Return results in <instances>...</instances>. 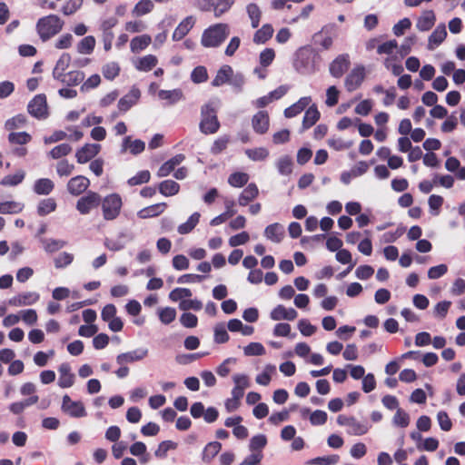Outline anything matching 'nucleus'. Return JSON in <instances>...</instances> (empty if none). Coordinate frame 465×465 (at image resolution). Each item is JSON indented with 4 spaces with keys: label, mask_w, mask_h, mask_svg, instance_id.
<instances>
[{
    "label": "nucleus",
    "mask_w": 465,
    "mask_h": 465,
    "mask_svg": "<svg viewBox=\"0 0 465 465\" xmlns=\"http://www.w3.org/2000/svg\"><path fill=\"white\" fill-rule=\"evenodd\" d=\"M218 105L219 102L217 100H212L202 106L199 128L203 134H213L219 130L220 123L217 118Z\"/></svg>",
    "instance_id": "obj_1"
},
{
    "label": "nucleus",
    "mask_w": 465,
    "mask_h": 465,
    "mask_svg": "<svg viewBox=\"0 0 465 465\" xmlns=\"http://www.w3.org/2000/svg\"><path fill=\"white\" fill-rule=\"evenodd\" d=\"M64 22L55 15H49L40 18L36 23V30L43 41H46L58 34Z\"/></svg>",
    "instance_id": "obj_2"
},
{
    "label": "nucleus",
    "mask_w": 465,
    "mask_h": 465,
    "mask_svg": "<svg viewBox=\"0 0 465 465\" xmlns=\"http://www.w3.org/2000/svg\"><path fill=\"white\" fill-rule=\"evenodd\" d=\"M229 34L230 28L227 24H216L204 30L201 40L202 45L205 47H217Z\"/></svg>",
    "instance_id": "obj_3"
},
{
    "label": "nucleus",
    "mask_w": 465,
    "mask_h": 465,
    "mask_svg": "<svg viewBox=\"0 0 465 465\" xmlns=\"http://www.w3.org/2000/svg\"><path fill=\"white\" fill-rule=\"evenodd\" d=\"M337 423L340 426L347 427V433L354 436L366 434L371 427L367 422L359 421L355 417L347 415H339Z\"/></svg>",
    "instance_id": "obj_4"
},
{
    "label": "nucleus",
    "mask_w": 465,
    "mask_h": 465,
    "mask_svg": "<svg viewBox=\"0 0 465 465\" xmlns=\"http://www.w3.org/2000/svg\"><path fill=\"white\" fill-rule=\"evenodd\" d=\"M122 199L116 193L107 195L102 202L103 215L105 220H114L120 213Z\"/></svg>",
    "instance_id": "obj_5"
},
{
    "label": "nucleus",
    "mask_w": 465,
    "mask_h": 465,
    "mask_svg": "<svg viewBox=\"0 0 465 465\" xmlns=\"http://www.w3.org/2000/svg\"><path fill=\"white\" fill-rule=\"evenodd\" d=\"M62 411L73 418H83L87 415L82 401H74L68 395L63 397Z\"/></svg>",
    "instance_id": "obj_6"
},
{
    "label": "nucleus",
    "mask_w": 465,
    "mask_h": 465,
    "mask_svg": "<svg viewBox=\"0 0 465 465\" xmlns=\"http://www.w3.org/2000/svg\"><path fill=\"white\" fill-rule=\"evenodd\" d=\"M101 203V196L94 192H88L76 203V209L81 214H88L93 209Z\"/></svg>",
    "instance_id": "obj_7"
},
{
    "label": "nucleus",
    "mask_w": 465,
    "mask_h": 465,
    "mask_svg": "<svg viewBox=\"0 0 465 465\" xmlns=\"http://www.w3.org/2000/svg\"><path fill=\"white\" fill-rule=\"evenodd\" d=\"M39 299L40 295L36 292H25L10 298L7 303L13 307H24L35 304Z\"/></svg>",
    "instance_id": "obj_8"
},
{
    "label": "nucleus",
    "mask_w": 465,
    "mask_h": 465,
    "mask_svg": "<svg viewBox=\"0 0 465 465\" xmlns=\"http://www.w3.org/2000/svg\"><path fill=\"white\" fill-rule=\"evenodd\" d=\"M28 113L36 118H44L47 114L46 98L43 94L35 96L27 106Z\"/></svg>",
    "instance_id": "obj_9"
},
{
    "label": "nucleus",
    "mask_w": 465,
    "mask_h": 465,
    "mask_svg": "<svg viewBox=\"0 0 465 465\" xmlns=\"http://www.w3.org/2000/svg\"><path fill=\"white\" fill-rule=\"evenodd\" d=\"M234 387L231 391V395L235 400L241 401L244 395L245 389L250 387V379L246 374L236 373L232 376Z\"/></svg>",
    "instance_id": "obj_10"
},
{
    "label": "nucleus",
    "mask_w": 465,
    "mask_h": 465,
    "mask_svg": "<svg viewBox=\"0 0 465 465\" xmlns=\"http://www.w3.org/2000/svg\"><path fill=\"white\" fill-rule=\"evenodd\" d=\"M365 78L363 66H357L351 70L345 79V86L349 92L356 90Z\"/></svg>",
    "instance_id": "obj_11"
},
{
    "label": "nucleus",
    "mask_w": 465,
    "mask_h": 465,
    "mask_svg": "<svg viewBox=\"0 0 465 465\" xmlns=\"http://www.w3.org/2000/svg\"><path fill=\"white\" fill-rule=\"evenodd\" d=\"M101 150L98 143H86L76 151L75 157L79 163H85L96 156Z\"/></svg>",
    "instance_id": "obj_12"
},
{
    "label": "nucleus",
    "mask_w": 465,
    "mask_h": 465,
    "mask_svg": "<svg viewBox=\"0 0 465 465\" xmlns=\"http://www.w3.org/2000/svg\"><path fill=\"white\" fill-rule=\"evenodd\" d=\"M148 352L149 351L146 348H138L132 351L124 352L117 355L116 362L119 365H124L126 363L142 361L148 355Z\"/></svg>",
    "instance_id": "obj_13"
},
{
    "label": "nucleus",
    "mask_w": 465,
    "mask_h": 465,
    "mask_svg": "<svg viewBox=\"0 0 465 465\" xmlns=\"http://www.w3.org/2000/svg\"><path fill=\"white\" fill-rule=\"evenodd\" d=\"M90 181L83 175H77L69 180L67 183V190L73 195H80L89 187Z\"/></svg>",
    "instance_id": "obj_14"
},
{
    "label": "nucleus",
    "mask_w": 465,
    "mask_h": 465,
    "mask_svg": "<svg viewBox=\"0 0 465 465\" xmlns=\"http://www.w3.org/2000/svg\"><path fill=\"white\" fill-rule=\"evenodd\" d=\"M297 316L298 312L293 308H286L282 304L274 307L270 312V318L275 322L282 320L293 321Z\"/></svg>",
    "instance_id": "obj_15"
},
{
    "label": "nucleus",
    "mask_w": 465,
    "mask_h": 465,
    "mask_svg": "<svg viewBox=\"0 0 465 465\" xmlns=\"http://www.w3.org/2000/svg\"><path fill=\"white\" fill-rule=\"evenodd\" d=\"M349 65V55L341 54L337 56L330 64V73L332 76L339 78L347 71Z\"/></svg>",
    "instance_id": "obj_16"
},
{
    "label": "nucleus",
    "mask_w": 465,
    "mask_h": 465,
    "mask_svg": "<svg viewBox=\"0 0 465 465\" xmlns=\"http://www.w3.org/2000/svg\"><path fill=\"white\" fill-rule=\"evenodd\" d=\"M270 125L269 115L264 111H260L252 118V126L255 133L259 134H265Z\"/></svg>",
    "instance_id": "obj_17"
},
{
    "label": "nucleus",
    "mask_w": 465,
    "mask_h": 465,
    "mask_svg": "<svg viewBox=\"0 0 465 465\" xmlns=\"http://www.w3.org/2000/svg\"><path fill=\"white\" fill-rule=\"evenodd\" d=\"M436 22V16L432 10H424L419 16L416 28L419 31L426 32L433 27Z\"/></svg>",
    "instance_id": "obj_18"
},
{
    "label": "nucleus",
    "mask_w": 465,
    "mask_h": 465,
    "mask_svg": "<svg viewBox=\"0 0 465 465\" xmlns=\"http://www.w3.org/2000/svg\"><path fill=\"white\" fill-rule=\"evenodd\" d=\"M59 379L58 385L61 388H70L74 383V375L71 372V367L68 363H62L58 368Z\"/></svg>",
    "instance_id": "obj_19"
},
{
    "label": "nucleus",
    "mask_w": 465,
    "mask_h": 465,
    "mask_svg": "<svg viewBox=\"0 0 465 465\" xmlns=\"http://www.w3.org/2000/svg\"><path fill=\"white\" fill-rule=\"evenodd\" d=\"M141 96V92L138 88L133 87L130 92L122 97L118 102V108L120 111L126 112L133 105H134Z\"/></svg>",
    "instance_id": "obj_20"
},
{
    "label": "nucleus",
    "mask_w": 465,
    "mask_h": 465,
    "mask_svg": "<svg viewBox=\"0 0 465 465\" xmlns=\"http://www.w3.org/2000/svg\"><path fill=\"white\" fill-rule=\"evenodd\" d=\"M264 235L269 241L279 243L285 235V230L281 223H274L265 228Z\"/></svg>",
    "instance_id": "obj_21"
},
{
    "label": "nucleus",
    "mask_w": 465,
    "mask_h": 465,
    "mask_svg": "<svg viewBox=\"0 0 465 465\" xmlns=\"http://www.w3.org/2000/svg\"><path fill=\"white\" fill-rule=\"evenodd\" d=\"M447 31L444 24L439 25L432 34L429 36L428 40V49L434 50L437 46H439L446 38Z\"/></svg>",
    "instance_id": "obj_22"
},
{
    "label": "nucleus",
    "mask_w": 465,
    "mask_h": 465,
    "mask_svg": "<svg viewBox=\"0 0 465 465\" xmlns=\"http://www.w3.org/2000/svg\"><path fill=\"white\" fill-rule=\"evenodd\" d=\"M184 155L182 153L176 154L158 169L157 176L158 177H165L168 176L173 171H174L175 167L182 163L184 160Z\"/></svg>",
    "instance_id": "obj_23"
},
{
    "label": "nucleus",
    "mask_w": 465,
    "mask_h": 465,
    "mask_svg": "<svg viewBox=\"0 0 465 465\" xmlns=\"http://www.w3.org/2000/svg\"><path fill=\"white\" fill-rule=\"evenodd\" d=\"M194 23L195 19L193 16L190 15L185 17L175 28L173 34V39L174 41H179L183 39L193 28Z\"/></svg>",
    "instance_id": "obj_24"
},
{
    "label": "nucleus",
    "mask_w": 465,
    "mask_h": 465,
    "mask_svg": "<svg viewBox=\"0 0 465 465\" xmlns=\"http://www.w3.org/2000/svg\"><path fill=\"white\" fill-rule=\"evenodd\" d=\"M166 207H167V205L165 203H155V204H153V205H150V206L141 209L137 213V216L140 219H148V218L157 217L165 211Z\"/></svg>",
    "instance_id": "obj_25"
},
{
    "label": "nucleus",
    "mask_w": 465,
    "mask_h": 465,
    "mask_svg": "<svg viewBox=\"0 0 465 465\" xmlns=\"http://www.w3.org/2000/svg\"><path fill=\"white\" fill-rule=\"evenodd\" d=\"M312 98L310 96H304L299 99L298 102L292 104L284 110V115L287 118H292L301 114L307 106L310 105Z\"/></svg>",
    "instance_id": "obj_26"
},
{
    "label": "nucleus",
    "mask_w": 465,
    "mask_h": 465,
    "mask_svg": "<svg viewBox=\"0 0 465 465\" xmlns=\"http://www.w3.org/2000/svg\"><path fill=\"white\" fill-rule=\"evenodd\" d=\"M145 144L142 140H134L132 141L130 136H126L122 143V153H125L127 150L130 151L132 154H138L144 150Z\"/></svg>",
    "instance_id": "obj_27"
},
{
    "label": "nucleus",
    "mask_w": 465,
    "mask_h": 465,
    "mask_svg": "<svg viewBox=\"0 0 465 465\" xmlns=\"http://www.w3.org/2000/svg\"><path fill=\"white\" fill-rule=\"evenodd\" d=\"M70 63H71V55L67 53L62 54V55L57 60L55 66L53 70L54 78L58 80L64 74H66L65 70L68 68Z\"/></svg>",
    "instance_id": "obj_28"
},
{
    "label": "nucleus",
    "mask_w": 465,
    "mask_h": 465,
    "mask_svg": "<svg viewBox=\"0 0 465 465\" xmlns=\"http://www.w3.org/2000/svg\"><path fill=\"white\" fill-rule=\"evenodd\" d=\"M258 194L259 190L257 185L255 183H250L240 194L238 203L242 206H246L251 201L255 199Z\"/></svg>",
    "instance_id": "obj_29"
},
{
    "label": "nucleus",
    "mask_w": 465,
    "mask_h": 465,
    "mask_svg": "<svg viewBox=\"0 0 465 465\" xmlns=\"http://www.w3.org/2000/svg\"><path fill=\"white\" fill-rule=\"evenodd\" d=\"M157 95L159 99L167 101L168 104H174L183 98L181 89L160 90Z\"/></svg>",
    "instance_id": "obj_30"
},
{
    "label": "nucleus",
    "mask_w": 465,
    "mask_h": 465,
    "mask_svg": "<svg viewBox=\"0 0 465 465\" xmlns=\"http://www.w3.org/2000/svg\"><path fill=\"white\" fill-rule=\"evenodd\" d=\"M157 57L153 54H147L139 58L134 65L139 71L148 72L152 70L157 64Z\"/></svg>",
    "instance_id": "obj_31"
},
{
    "label": "nucleus",
    "mask_w": 465,
    "mask_h": 465,
    "mask_svg": "<svg viewBox=\"0 0 465 465\" xmlns=\"http://www.w3.org/2000/svg\"><path fill=\"white\" fill-rule=\"evenodd\" d=\"M221 449L222 444L218 441H213L208 443L203 450V461L205 463H210L213 460V459L219 453Z\"/></svg>",
    "instance_id": "obj_32"
},
{
    "label": "nucleus",
    "mask_w": 465,
    "mask_h": 465,
    "mask_svg": "<svg viewBox=\"0 0 465 465\" xmlns=\"http://www.w3.org/2000/svg\"><path fill=\"white\" fill-rule=\"evenodd\" d=\"M232 75V69L230 65H223L222 66L215 77L213 78L212 84L213 86H221L227 83L230 80V77Z\"/></svg>",
    "instance_id": "obj_33"
},
{
    "label": "nucleus",
    "mask_w": 465,
    "mask_h": 465,
    "mask_svg": "<svg viewBox=\"0 0 465 465\" xmlns=\"http://www.w3.org/2000/svg\"><path fill=\"white\" fill-rule=\"evenodd\" d=\"M84 78V74L83 72L80 71H70L66 74H64L61 78L58 79L61 83L68 85V86H74L77 85L80 83L83 82Z\"/></svg>",
    "instance_id": "obj_34"
},
{
    "label": "nucleus",
    "mask_w": 465,
    "mask_h": 465,
    "mask_svg": "<svg viewBox=\"0 0 465 465\" xmlns=\"http://www.w3.org/2000/svg\"><path fill=\"white\" fill-rule=\"evenodd\" d=\"M273 34V27L270 24L263 25L257 30L253 35V42L255 44H264L267 42Z\"/></svg>",
    "instance_id": "obj_35"
},
{
    "label": "nucleus",
    "mask_w": 465,
    "mask_h": 465,
    "mask_svg": "<svg viewBox=\"0 0 465 465\" xmlns=\"http://www.w3.org/2000/svg\"><path fill=\"white\" fill-rule=\"evenodd\" d=\"M320 118V112L318 111L316 105H311L306 110L305 114L302 120V127L303 129H308L312 127Z\"/></svg>",
    "instance_id": "obj_36"
},
{
    "label": "nucleus",
    "mask_w": 465,
    "mask_h": 465,
    "mask_svg": "<svg viewBox=\"0 0 465 465\" xmlns=\"http://www.w3.org/2000/svg\"><path fill=\"white\" fill-rule=\"evenodd\" d=\"M292 160L288 155H283L275 162L279 173L284 176H288L292 173Z\"/></svg>",
    "instance_id": "obj_37"
},
{
    "label": "nucleus",
    "mask_w": 465,
    "mask_h": 465,
    "mask_svg": "<svg viewBox=\"0 0 465 465\" xmlns=\"http://www.w3.org/2000/svg\"><path fill=\"white\" fill-rule=\"evenodd\" d=\"M152 42V38L148 35H143L132 39L130 49L133 53H139L145 49Z\"/></svg>",
    "instance_id": "obj_38"
},
{
    "label": "nucleus",
    "mask_w": 465,
    "mask_h": 465,
    "mask_svg": "<svg viewBox=\"0 0 465 465\" xmlns=\"http://www.w3.org/2000/svg\"><path fill=\"white\" fill-rule=\"evenodd\" d=\"M276 373V367L272 364H267L264 366L262 373L258 374L255 378V381L262 386H267L272 381V376Z\"/></svg>",
    "instance_id": "obj_39"
},
{
    "label": "nucleus",
    "mask_w": 465,
    "mask_h": 465,
    "mask_svg": "<svg viewBox=\"0 0 465 465\" xmlns=\"http://www.w3.org/2000/svg\"><path fill=\"white\" fill-rule=\"evenodd\" d=\"M54 187V184L52 180L47 178H42L35 181L34 185V191L37 194L47 195L49 194Z\"/></svg>",
    "instance_id": "obj_40"
},
{
    "label": "nucleus",
    "mask_w": 465,
    "mask_h": 465,
    "mask_svg": "<svg viewBox=\"0 0 465 465\" xmlns=\"http://www.w3.org/2000/svg\"><path fill=\"white\" fill-rule=\"evenodd\" d=\"M95 38L93 35L84 37L77 45V52L82 54H90L95 46Z\"/></svg>",
    "instance_id": "obj_41"
},
{
    "label": "nucleus",
    "mask_w": 465,
    "mask_h": 465,
    "mask_svg": "<svg viewBox=\"0 0 465 465\" xmlns=\"http://www.w3.org/2000/svg\"><path fill=\"white\" fill-rule=\"evenodd\" d=\"M179 190V183L173 180H165L159 184V192L164 196L175 195Z\"/></svg>",
    "instance_id": "obj_42"
},
{
    "label": "nucleus",
    "mask_w": 465,
    "mask_h": 465,
    "mask_svg": "<svg viewBox=\"0 0 465 465\" xmlns=\"http://www.w3.org/2000/svg\"><path fill=\"white\" fill-rule=\"evenodd\" d=\"M267 445V437L264 434H257L251 438L249 450L251 452H262Z\"/></svg>",
    "instance_id": "obj_43"
},
{
    "label": "nucleus",
    "mask_w": 465,
    "mask_h": 465,
    "mask_svg": "<svg viewBox=\"0 0 465 465\" xmlns=\"http://www.w3.org/2000/svg\"><path fill=\"white\" fill-rule=\"evenodd\" d=\"M246 12L251 20L252 27L257 28L262 17V11L260 7L256 4L252 3L246 6Z\"/></svg>",
    "instance_id": "obj_44"
},
{
    "label": "nucleus",
    "mask_w": 465,
    "mask_h": 465,
    "mask_svg": "<svg viewBox=\"0 0 465 465\" xmlns=\"http://www.w3.org/2000/svg\"><path fill=\"white\" fill-rule=\"evenodd\" d=\"M41 242L45 251L50 253L57 252L66 245L65 241L51 238L42 239Z\"/></svg>",
    "instance_id": "obj_45"
},
{
    "label": "nucleus",
    "mask_w": 465,
    "mask_h": 465,
    "mask_svg": "<svg viewBox=\"0 0 465 465\" xmlns=\"http://www.w3.org/2000/svg\"><path fill=\"white\" fill-rule=\"evenodd\" d=\"M118 21L115 17L104 19L101 24L102 38L114 39V35L113 28L117 25Z\"/></svg>",
    "instance_id": "obj_46"
},
{
    "label": "nucleus",
    "mask_w": 465,
    "mask_h": 465,
    "mask_svg": "<svg viewBox=\"0 0 465 465\" xmlns=\"http://www.w3.org/2000/svg\"><path fill=\"white\" fill-rule=\"evenodd\" d=\"M200 213H193L188 220L178 226V232L180 234H186L190 232L199 223Z\"/></svg>",
    "instance_id": "obj_47"
},
{
    "label": "nucleus",
    "mask_w": 465,
    "mask_h": 465,
    "mask_svg": "<svg viewBox=\"0 0 465 465\" xmlns=\"http://www.w3.org/2000/svg\"><path fill=\"white\" fill-rule=\"evenodd\" d=\"M153 9V4L151 0H140L134 7L132 14L134 16H142L150 13Z\"/></svg>",
    "instance_id": "obj_48"
},
{
    "label": "nucleus",
    "mask_w": 465,
    "mask_h": 465,
    "mask_svg": "<svg viewBox=\"0 0 465 465\" xmlns=\"http://www.w3.org/2000/svg\"><path fill=\"white\" fill-rule=\"evenodd\" d=\"M56 208V203L53 198L42 200L37 206V213L41 216H45L54 212Z\"/></svg>",
    "instance_id": "obj_49"
},
{
    "label": "nucleus",
    "mask_w": 465,
    "mask_h": 465,
    "mask_svg": "<svg viewBox=\"0 0 465 465\" xmlns=\"http://www.w3.org/2000/svg\"><path fill=\"white\" fill-rule=\"evenodd\" d=\"M410 420V415L402 409H398L392 418L393 425L400 428L408 427Z\"/></svg>",
    "instance_id": "obj_50"
},
{
    "label": "nucleus",
    "mask_w": 465,
    "mask_h": 465,
    "mask_svg": "<svg viewBox=\"0 0 465 465\" xmlns=\"http://www.w3.org/2000/svg\"><path fill=\"white\" fill-rule=\"evenodd\" d=\"M31 135L26 132L10 133L8 141L12 144L24 145L31 141Z\"/></svg>",
    "instance_id": "obj_51"
},
{
    "label": "nucleus",
    "mask_w": 465,
    "mask_h": 465,
    "mask_svg": "<svg viewBox=\"0 0 465 465\" xmlns=\"http://www.w3.org/2000/svg\"><path fill=\"white\" fill-rule=\"evenodd\" d=\"M26 124V117L24 114H17L8 119L5 124V128L8 131L19 129Z\"/></svg>",
    "instance_id": "obj_52"
},
{
    "label": "nucleus",
    "mask_w": 465,
    "mask_h": 465,
    "mask_svg": "<svg viewBox=\"0 0 465 465\" xmlns=\"http://www.w3.org/2000/svg\"><path fill=\"white\" fill-rule=\"evenodd\" d=\"M72 152V147L68 143H61L54 146L49 153L48 155L53 159H59L61 157L68 155Z\"/></svg>",
    "instance_id": "obj_53"
},
{
    "label": "nucleus",
    "mask_w": 465,
    "mask_h": 465,
    "mask_svg": "<svg viewBox=\"0 0 465 465\" xmlns=\"http://www.w3.org/2000/svg\"><path fill=\"white\" fill-rule=\"evenodd\" d=\"M246 356H262L265 354V348L261 342H251L243 348Z\"/></svg>",
    "instance_id": "obj_54"
},
{
    "label": "nucleus",
    "mask_w": 465,
    "mask_h": 465,
    "mask_svg": "<svg viewBox=\"0 0 465 465\" xmlns=\"http://www.w3.org/2000/svg\"><path fill=\"white\" fill-rule=\"evenodd\" d=\"M25 173L24 171L19 170L14 174H9V175L5 176L1 180V184L8 185V186H15V185L19 184L20 183H22V181L25 178Z\"/></svg>",
    "instance_id": "obj_55"
},
{
    "label": "nucleus",
    "mask_w": 465,
    "mask_h": 465,
    "mask_svg": "<svg viewBox=\"0 0 465 465\" xmlns=\"http://www.w3.org/2000/svg\"><path fill=\"white\" fill-rule=\"evenodd\" d=\"M249 175L246 173L237 172L232 173L228 178V183L233 187H242L247 183Z\"/></svg>",
    "instance_id": "obj_56"
},
{
    "label": "nucleus",
    "mask_w": 465,
    "mask_h": 465,
    "mask_svg": "<svg viewBox=\"0 0 465 465\" xmlns=\"http://www.w3.org/2000/svg\"><path fill=\"white\" fill-rule=\"evenodd\" d=\"M177 448V443L172 441V440H163L162 441L157 449L155 450L154 451V455L157 457V458H161V459H163L166 457L167 455V452L170 450H174Z\"/></svg>",
    "instance_id": "obj_57"
},
{
    "label": "nucleus",
    "mask_w": 465,
    "mask_h": 465,
    "mask_svg": "<svg viewBox=\"0 0 465 465\" xmlns=\"http://www.w3.org/2000/svg\"><path fill=\"white\" fill-rule=\"evenodd\" d=\"M245 153L252 161H262L269 156V151L264 147L247 149Z\"/></svg>",
    "instance_id": "obj_58"
},
{
    "label": "nucleus",
    "mask_w": 465,
    "mask_h": 465,
    "mask_svg": "<svg viewBox=\"0 0 465 465\" xmlns=\"http://www.w3.org/2000/svg\"><path fill=\"white\" fill-rule=\"evenodd\" d=\"M158 315H159L160 321L163 324H169L174 321V319L176 317V311L174 308L165 307V308L159 309Z\"/></svg>",
    "instance_id": "obj_59"
},
{
    "label": "nucleus",
    "mask_w": 465,
    "mask_h": 465,
    "mask_svg": "<svg viewBox=\"0 0 465 465\" xmlns=\"http://www.w3.org/2000/svg\"><path fill=\"white\" fill-rule=\"evenodd\" d=\"M103 74L108 80L114 79L120 72L119 64L115 62H110L104 65Z\"/></svg>",
    "instance_id": "obj_60"
},
{
    "label": "nucleus",
    "mask_w": 465,
    "mask_h": 465,
    "mask_svg": "<svg viewBox=\"0 0 465 465\" xmlns=\"http://www.w3.org/2000/svg\"><path fill=\"white\" fill-rule=\"evenodd\" d=\"M232 0H214L213 12L216 17L226 13L232 5Z\"/></svg>",
    "instance_id": "obj_61"
},
{
    "label": "nucleus",
    "mask_w": 465,
    "mask_h": 465,
    "mask_svg": "<svg viewBox=\"0 0 465 465\" xmlns=\"http://www.w3.org/2000/svg\"><path fill=\"white\" fill-rule=\"evenodd\" d=\"M443 202L444 200L440 195L431 194L428 199L430 213L433 215H438Z\"/></svg>",
    "instance_id": "obj_62"
},
{
    "label": "nucleus",
    "mask_w": 465,
    "mask_h": 465,
    "mask_svg": "<svg viewBox=\"0 0 465 465\" xmlns=\"http://www.w3.org/2000/svg\"><path fill=\"white\" fill-rule=\"evenodd\" d=\"M191 296L192 292L188 288H175L169 293V299L173 302H182Z\"/></svg>",
    "instance_id": "obj_63"
},
{
    "label": "nucleus",
    "mask_w": 465,
    "mask_h": 465,
    "mask_svg": "<svg viewBox=\"0 0 465 465\" xmlns=\"http://www.w3.org/2000/svg\"><path fill=\"white\" fill-rule=\"evenodd\" d=\"M297 327L300 332L306 337L312 336L315 333L317 328L312 325L308 320L302 319L298 322Z\"/></svg>",
    "instance_id": "obj_64"
}]
</instances>
